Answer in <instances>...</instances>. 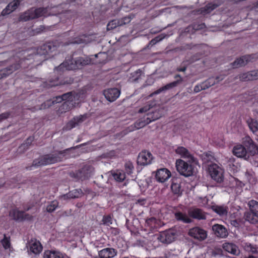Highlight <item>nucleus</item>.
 I'll list each match as a JSON object with an SVG mask.
<instances>
[{
  "mask_svg": "<svg viewBox=\"0 0 258 258\" xmlns=\"http://www.w3.org/2000/svg\"><path fill=\"white\" fill-rule=\"evenodd\" d=\"M59 46V43L57 41H49L39 47L36 53L29 54L25 59H21L20 63L16 62L10 66L0 70V79L6 78L13 72L18 70L21 66L24 64H29L34 61L38 62L44 59V57L39 59V57L44 56L55 50Z\"/></svg>",
  "mask_w": 258,
  "mask_h": 258,
  "instance_id": "obj_1",
  "label": "nucleus"
},
{
  "mask_svg": "<svg viewBox=\"0 0 258 258\" xmlns=\"http://www.w3.org/2000/svg\"><path fill=\"white\" fill-rule=\"evenodd\" d=\"M70 149L71 148H69L62 151H55L52 154L43 155L33 161L30 169L32 166L38 167L61 162L63 159L66 158L67 151Z\"/></svg>",
  "mask_w": 258,
  "mask_h": 258,
  "instance_id": "obj_2",
  "label": "nucleus"
},
{
  "mask_svg": "<svg viewBox=\"0 0 258 258\" xmlns=\"http://www.w3.org/2000/svg\"><path fill=\"white\" fill-rule=\"evenodd\" d=\"M91 63V60L87 57H73L71 60H66L55 68L58 72H63L65 70H74L81 69Z\"/></svg>",
  "mask_w": 258,
  "mask_h": 258,
  "instance_id": "obj_3",
  "label": "nucleus"
},
{
  "mask_svg": "<svg viewBox=\"0 0 258 258\" xmlns=\"http://www.w3.org/2000/svg\"><path fill=\"white\" fill-rule=\"evenodd\" d=\"M46 12V8H39L36 9L32 8L21 14L19 18V21L26 22L45 16Z\"/></svg>",
  "mask_w": 258,
  "mask_h": 258,
  "instance_id": "obj_4",
  "label": "nucleus"
},
{
  "mask_svg": "<svg viewBox=\"0 0 258 258\" xmlns=\"http://www.w3.org/2000/svg\"><path fill=\"white\" fill-rule=\"evenodd\" d=\"M192 162L184 161L181 159L177 160L176 167L178 172L185 177L191 176L194 174V167Z\"/></svg>",
  "mask_w": 258,
  "mask_h": 258,
  "instance_id": "obj_5",
  "label": "nucleus"
},
{
  "mask_svg": "<svg viewBox=\"0 0 258 258\" xmlns=\"http://www.w3.org/2000/svg\"><path fill=\"white\" fill-rule=\"evenodd\" d=\"M94 168L91 165H85L83 168L74 172L69 173V175L77 180H84L89 178L93 172Z\"/></svg>",
  "mask_w": 258,
  "mask_h": 258,
  "instance_id": "obj_6",
  "label": "nucleus"
},
{
  "mask_svg": "<svg viewBox=\"0 0 258 258\" xmlns=\"http://www.w3.org/2000/svg\"><path fill=\"white\" fill-rule=\"evenodd\" d=\"M208 171L211 178L217 182L221 183L223 181V171L216 164L208 166Z\"/></svg>",
  "mask_w": 258,
  "mask_h": 258,
  "instance_id": "obj_7",
  "label": "nucleus"
},
{
  "mask_svg": "<svg viewBox=\"0 0 258 258\" xmlns=\"http://www.w3.org/2000/svg\"><path fill=\"white\" fill-rule=\"evenodd\" d=\"M188 234L200 241H202L207 238V232L204 229L199 227H195L190 229Z\"/></svg>",
  "mask_w": 258,
  "mask_h": 258,
  "instance_id": "obj_8",
  "label": "nucleus"
},
{
  "mask_svg": "<svg viewBox=\"0 0 258 258\" xmlns=\"http://www.w3.org/2000/svg\"><path fill=\"white\" fill-rule=\"evenodd\" d=\"M174 78L175 79H176V81L167 84L165 86L161 87L159 89L157 90L156 91L151 93L149 95V97H152L155 95L158 94L162 92L173 88L177 86L178 85L180 84L182 82V79L180 75H175Z\"/></svg>",
  "mask_w": 258,
  "mask_h": 258,
  "instance_id": "obj_9",
  "label": "nucleus"
},
{
  "mask_svg": "<svg viewBox=\"0 0 258 258\" xmlns=\"http://www.w3.org/2000/svg\"><path fill=\"white\" fill-rule=\"evenodd\" d=\"M176 237V232L173 229L161 232L158 237V239L162 243L169 244L173 242Z\"/></svg>",
  "mask_w": 258,
  "mask_h": 258,
  "instance_id": "obj_10",
  "label": "nucleus"
},
{
  "mask_svg": "<svg viewBox=\"0 0 258 258\" xmlns=\"http://www.w3.org/2000/svg\"><path fill=\"white\" fill-rule=\"evenodd\" d=\"M10 216L16 221H32L33 217L29 214L25 213L24 211H20L17 209H14L10 212Z\"/></svg>",
  "mask_w": 258,
  "mask_h": 258,
  "instance_id": "obj_11",
  "label": "nucleus"
},
{
  "mask_svg": "<svg viewBox=\"0 0 258 258\" xmlns=\"http://www.w3.org/2000/svg\"><path fill=\"white\" fill-rule=\"evenodd\" d=\"M256 57L254 54L246 55L237 58L231 63L233 68H238L245 66L249 62L255 60Z\"/></svg>",
  "mask_w": 258,
  "mask_h": 258,
  "instance_id": "obj_12",
  "label": "nucleus"
},
{
  "mask_svg": "<svg viewBox=\"0 0 258 258\" xmlns=\"http://www.w3.org/2000/svg\"><path fill=\"white\" fill-rule=\"evenodd\" d=\"M90 115L89 114L85 113L83 115H80L79 116L74 117L67 123L66 125V128L67 130H70L72 128L79 125L83 122L87 120L90 117Z\"/></svg>",
  "mask_w": 258,
  "mask_h": 258,
  "instance_id": "obj_13",
  "label": "nucleus"
},
{
  "mask_svg": "<svg viewBox=\"0 0 258 258\" xmlns=\"http://www.w3.org/2000/svg\"><path fill=\"white\" fill-rule=\"evenodd\" d=\"M188 215L198 220H205L207 217V214L202 209L197 208L191 207L188 210Z\"/></svg>",
  "mask_w": 258,
  "mask_h": 258,
  "instance_id": "obj_14",
  "label": "nucleus"
},
{
  "mask_svg": "<svg viewBox=\"0 0 258 258\" xmlns=\"http://www.w3.org/2000/svg\"><path fill=\"white\" fill-rule=\"evenodd\" d=\"M153 159L152 154L149 152H141L137 158V163L138 165L145 166L151 163Z\"/></svg>",
  "mask_w": 258,
  "mask_h": 258,
  "instance_id": "obj_15",
  "label": "nucleus"
},
{
  "mask_svg": "<svg viewBox=\"0 0 258 258\" xmlns=\"http://www.w3.org/2000/svg\"><path fill=\"white\" fill-rule=\"evenodd\" d=\"M234 155L239 158H242L246 160L251 161L249 155L247 153L245 147L242 145H237L234 147L232 150Z\"/></svg>",
  "mask_w": 258,
  "mask_h": 258,
  "instance_id": "obj_16",
  "label": "nucleus"
},
{
  "mask_svg": "<svg viewBox=\"0 0 258 258\" xmlns=\"http://www.w3.org/2000/svg\"><path fill=\"white\" fill-rule=\"evenodd\" d=\"M120 94L119 89L116 88H109L103 91L105 98L109 102H113L118 98Z\"/></svg>",
  "mask_w": 258,
  "mask_h": 258,
  "instance_id": "obj_17",
  "label": "nucleus"
},
{
  "mask_svg": "<svg viewBox=\"0 0 258 258\" xmlns=\"http://www.w3.org/2000/svg\"><path fill=\"white\" fill-rule=\"evenodd\" d=\"M212 229L215 235L218 238H225L228 235L227 229L222 225L215 224Z\"/></svg>",
  "mask_w": 258,
  "mask_h": 258,
  "instance_id": "obj_18",
  "label": "nucleus"
},
{
  "mask_svg": "<svg viewBox=\"0 0 258 258\" xmlns=\"http://www.w3.org/2000/svg\"><path fill=\"white\" fill-rule=\"evenodd\" d=\"M175 152L182 157L186 159L187 162L197 163V159L184 147H179L176 149Z\"/></svg>",
  "mask_w": 258,
  "mask_h": 258,
  "instance_id": "obj_19",
  "label": "nucleus"
},
{
  "mask_svg": "<svg viewBox=\"0 0 258 258\" xmlns=\"http://www.w3.org/2000/svg\"><path fill=\"white\" fill-rule=\"evenodd\" d=\"M171 176V173L166 168H161L158 169L156 174V178L159 182H164L167 180Z\"/></svg>",
  "mask_w": 258,
  "mask_h": 258,
  "instance_id": "obj_20",
  "label": "nucleus"
},
{
  "mask_svg": "<svg viewBox=\"0 0 258 258\" xmlns=\"http://www.w3.org/2000/svg\"><path fill=\"white\" fill-rule=\"evenodd\" d=\"M181 180L178 178H173L172 179V183L171 189L174 195L180 196L182 194V189L181 186Z\"/></svg>",
  "mask_w": 258,
  "mask_h": 258,
  "instance_id": "obj_21",
  "label": "nucleus"
},
{
  "mask_svg": "<svg viewBox=\"0 0 258 258\" xmlns=\"http://www.w3.org/2000/svg\"><path fill=\"white\" fill-rule=\"evenodd\" d=\"M27 247L29 249V250L34 254L39 253L42 249V247L39 241L36 239H32L27 243Z\"/></svg>",
  "mask_w": 258,
  "mask_h": 258,
  "instance_id": "obj_22",
  "label": "nucleus"
},
{
  "mask_svg": "<svg viewBox=\"0 0 258 258\" xmlns=\"http://www.w3.org/2000/svg\"><path fill=\"white\" fill-rule=\"evenodd\" d=\"M239 79L242 81L258 79V70L241 74L239 75Z\"/></svg>",
  "mask_w": 258,
  "mask_h": 258,
  "instance_id": "obj_23",
  "label": "nucleus"
},
{
  "mask_svg": "<svg viewBox=\"0 0 258 258\" xmlns=\"http://www.w3.org/2000/svg\"><path fill=\"white\" fill-rule=\"evenodd\" d=\"M223 248L225 251L234 255H238L240 254V250L238 246L232 243H224Z\"/></svg>",
  "mask_w": 258,
  "mask_h": 258,
  "instance_id": "obj_24",
  "label": "nucleus"
},
{
  "mask_svg": "<svg viewBox=\"0 0 258 258\" xmlns=\"http://www.w3.org/2000/svg\"><path fill=\"white\" fill-rule=\"evenodd\" d=\"M117 254V251L113 248H106L100 250L98 252L101 258H112Z\"/></svg>",
  "mask_w": 258,
  "mask_h": 258,
  "instance_id": "obj_25",
  "label": "nucleus"
},
{
  "mask_svg": "<svg viewBox=\"0 0 258 258\" xmlns=\"http://www.w3.org/2000/svg\"><path fill=\"white\" fill-rule=\"evenodd\" d=\"M223 78L220 76H217L216 78L211 77L208 78L204 82H202V84L204 90H206L214 86L215 84L218 83L220 81L223 80Z\"/></svg>",
  "mask_w": 258,
  "mask_h": 258,
  "instance_id": "obj_26",
  "label": "nucleus"
},
{
  "mask_svg": "<svg viewBox=\"0 0 258 258\" xmlns=\"http://www.w3.org/2000/svg\"><path fill=\"white\" fill-rule=\"evenodd\" d=\"M83 195V192L81 189H76L70 191L69 193L63 195L61 198L64 200L68 199H76L81 197Z\"/></svg>",
  "mask_w": 258,
  "mask_h": 258,
  "instance_id": "obj_27",
  "label": "nucleus"
},
{
  "mask_svg": "<svg viewBox=\"0 0 258 258\" xmlns=\"http://www.w3.org/2000/svg\"><path fill=\"white\" fill-rule=\"evenodd\" d=\"M212 209L220 216H226L227 215L228 208L225 206L213 205L212 206Z\"/></svg>",
  "mask_w": 258,
  "mask_h": 258,
  "instance_id": "obj_28",
  "label": "nucleus"
},
{
  "mask_svg": "<svg viewBox=\"0 0 258 258\" xmlns=\"http://www.w3.org/2000/svg\"><path fill=\"white\" fill-rule=\"evenodd\" d=\"M244 218L245 220L251 224H256L258 222V215L247 211L244 213Z\"/></svg>",
  "mask_w": 258,
  "mask_h": 258,
  "instance_id": "obj_29",
  "label": "nucleus"
},
{
  "mask_svg": "<svg viewBox=\"0 0 258 258\" xmlns=\"http://www.w3.org/2000/svg\"><path fill=\"white\" fill-rule=\"evenodd\" d=\"M64 255L59 251L47 250L44 253V258H63Z\"/></svg>",
  "mask_w": 258,
  "mask_h": 258,
  "instance_id": "obj_30",
  "label": "nucleus"
},
{
  "mask_svg": "<svg viewBox=\"0 0 258 258\" xmlns=\"http://www.w3.org/2000/svg\"><path fill=\"white\" fill-rule=\"evenodd\" d=\"M175 218L177 220L182 221L184 223H190L192 222V220L185 214L181 212L175 213Z\"/></svg>",
  "mask_w": 258,
  "mask_h": 258,
  "instance_id": "obj_31",
  "label": "nucleus"
},
{
  "mask_svg": "<svg viewBox=\"0 0 258 258\" xmlns=\"http://www.w3.org/2000/svg\"><path fill=\"white\" fill-rule=\"evenodd\" d=\"M163 109L162 108H158L152 112H149L147 114L148 116H150L153 117L154 121L160 118L163 115Z\"/></svg>",
  "mask_w": 258,
  "mask_h": 258,
  "instance_id": "obj_32",
  "label": "nucleus"
},
{
  "mask_svg": "<svg viewBox=\"0 0 258 258\" xmlns=\"http://www.w3.org/2000/svg\"><path fill=\"white\" fill-rule=\"evenodd\" d=\"M247 123L250 130L253 132L255 133L258 131V122L256 120L251 118H248L246 121Z\"/></svg>",
  "mask_w": 258,
  "mask_h": 258,
  "instance_id": "obj_33",
  "label": "nucleus"
},
{
  "mask_svg": "<svg viewBox=\"0 0 258 258\" xmlns=\"http://www.w3.org/2000/svg\"><path fill=\"white\" fill-rule=\"evenodd\" d=\"M142 74V71L140 69L131 73L128 79V81L131 82H137L140 79Z\"/></svg>",
  "mask_w": 258,
  "mask_h": 258,
  "instance_id": "obj_34",
  "label": "nucleus"
},
{
  "mask_svg": "<svg viewBox=\"0 0 258 258\" xmlns=\"http://www.w3.org/2000/svg\"><path fill=\"white\" fill-rule=\"evenodd\" d=\"M111 174L114 179L118 182H121L125 178V174L118 170L113 172L112 171Z\"/></svg>",
  "mask_w": 258,
  "mask_h": 258,
  "instance_id": "obj_35",
  "label": "nucleus"
},
{
  "mask_svg": "<svg viewBox=\"0 0 258 258\" xmlns=\"http://www.w3.org/2000/svg\"><path fill=\"white\" fill-rule=\"evenodd\" d=\"M248 206L249 207V211L258 215V202L255 200H251L248 202Z\"/></svg>",
  "mask_w": 258,
  "mask_h": 258,
  "instance_id": "obj_36",
  "label": "nucleus"
},
{
  "mask_svg": "<svg viewBox=\"0 0 258 258\" xmlns=\"http://www.w3.org/2000/svg\"><path fill=\"white\" fill-rule=\"evenodd\" d=\"M34 140V138L33 137H29L27 139L25 142L22 144L19 147V150L20 151H24L26 150H27L29 147L31 145L32 142Z\"/></svg>",
  "mask_w": 258,
  "mask_h": 258,
  "instance_id": "obj_37",
  "label": "nucleus"
},
{
  "mask_svg": "<svg viewBox=\"0 0 258 258\" xmlns=\"http://www.w3.org/2000/svg\"><path fill=\"white\" fill-rule=\"evenodd\" d=\"M218 7V5L217 4H208L204 8L201 9V13L204 14L209 13Z\"/></svg>",
  "mask_w": 258,
  "mask_h": 258,
  "instance_id": "obj_38",
  "label": "nucleus"
},
{
  "mask_svg": "<svg viewBox=\"0 0 258 258\" xmlns=\"http://www.w3.org/2000/svg\"><path fill=\"white\" fill-rule=\"evenodd\" d=\"M58 202L56 201H52L46 207V211L49 213L53 212L58 207Z\"/></svg>",
  "mask_w": 258,
  "mask_h": 258,
  "instance_id": "obj_39",
  "label": "nucleus"
},
{
  "mask_svg": "<svg viewBox=\"0 0 258 258\" xmlns=\"http://www.w3.org/2000/svg\"><path fill=\"white\" fill-rule=\"evenodd\" d=\"M245 250L250 252L252 253H256L257 252V247L255 245H252L250 243H246L244 246Z\"/></svg>",
  "mask_w": 258,
  "mask_h": 258,
  "instance_id": "obj_40",
  "label": "nucleus"
},
{
  "mask_svg": "<svg viewBox=\"0 0 258 258\" xmlns=\"http://www.w3.org/2000/svg\"><path fill=\"white\" fill-rule=\"evenodd\" d=\"M118 27V20L114 19L110 21L107 25V30L108 31L113 30Z\"/></svg>",
  "mask_w": 258,
  "mask_h": 258,
  "instance_id": "obj_41",
  "label": "nucleus"
},
{
  "mask_svg": "<svg viewBox=\"0 0 258 258\" xmlns=\"http://www.w3.org/2000/svg\"><path fill=\"white\" fill-rule=\"evenodd\" d=\"M202 158L205 163L209 162L210 161L212 162L214 159V156L209 153H203L202 155Z\"/></svg>",
  "mask_w": 258,
  "mask_h": 258,
  "instance_id": "obj_42",
  "label": "nucleus"
},
{
  "mask_svg": "<svg viewBox=\"0 0 258 258\" xmlns=\"http://www.w3.org/2000/svg\"><path fill=\"white\" fill-rule=\"evenodd\" d=\"M125 172L128 174H131L133 173V169L134 168L133 164L132 162L128 161L125 163L124 165Z\"/></svg>",
  "mask_w": 258,
  "mask_h": 258,
  "instance_id": "obj_43",
  "label": "nucleus"
},
{
  "mask_svg": "<svg viewBox=\"0 0 258 258\" xmlns=\"http://www.w3.org/2000/svg\"><path fill=\"white\" fill-rule=\"evenodd\" d=\"M146 125L147 123H146L144 120H143V119L137 120L134 124L135 127L137 129L142 128Z\"/></svg>",
  "mask_w": 258,
  "mask_h": 258,
  "instance_id": "obj_44",
  "label": "nucleus"
},
{
  "mask_svg": "<svg viewBox=\"0 0 258 258\" xmlns=\"http://www.w3.org/2000/svg\"><path fill=\"white\" fill-rule=\"evenodd\" d=\"M53 105V102H52L50 100H47L44 103H43L40 107H39L37 109L41 110V109H44L46 108H48L51 106Z\"/></svg>",
  "mask_w": 258,
  "mask_h": 258,
  "instance_id": "obj_45",
  "label": "nucleus"
},
{
  "mask_svg": "<svg viewBox=\"0 0 258 258\" xmlns=\"http://www.w3.org/2000/svg\"><path fill=\"white\" fill-rule=\"evenodd\" d=\"M1 243L3 246V247L5 249H7L10 247V242L8 237H6L5 235H4V238L1 240Z\"/></svg>",
  "mask_w": 258,
  "mask_h": 258,
  "instance_id": "obj_46",
  "label": "nucleus"
},
{
  "mask_svg": "<svg viewBox=\"0 0 258 258\" xmlns=\"http://www.w3.org/2000/svg\"><path fill=\"white\" fill-rule=\"evenodd\" d=\"M164 37L165 36H163V35H159V36L156 37L155 38H154V39H152L150 41V43H149V45H151L152 46L155 45L157 42L161 41L164 38Z\"/></svg>",
  "mask_w": 258,
  "mask_h": 258,
  "instance_id": "obj_47",
  "label": "nucleus"
},
{
  "mask_svg": "<svg viewBox=\"0 0 258 258\" xmlns=\"http://www.w3.org/2000/svg\"><path fill=\"white\" fill-rule=\"evenodd\" d=\"M102 222L104 225L110 226L112 224V219L109 215L104 216Z\"/></svg>",
  "mask_w": 258,
  "mask_h": 258,
  "instance_id": "obj_48",
  "label": "nucleus"
},
{
  "mask_svg": "<svg viewBox=\"0 0 258 258\" xmlns=\"http://www.w3.org/2000/svg\"><path fill=\"white\" fill-rule=\"evenodd\" d=\"M245 176L247 180V181L249 182H253L254 181V178L253 176V174L250 172V171H246L245 172Z\"/></svg>",
  "mask_w": 258,
  "mask_h": 258,
  "instance_id": "obj_49",
  "label": "nucleus"
},
{
  "mask_svg": "<svg viewBox=\"0 0 258 258\" xmlns=\"http://www.w3.org/2000/svg\"><path fill=\"white\" fill-rule=\"evenodd\" d=\"M191 25L192 26L193 29L195 30V32L197 30L204 29L206 27V25L204 23L194 24Z\"/></svg>",
  "mask_w": 258,
  "mask_h": 258,
  "instance_id": "obj_50",
  "label": "nucleus"
},
{
  "mask_svg": "<svg viewBox=\"0 0 258 258\" xmlns=\"http://www.w3.org/2000/svg\"><path fill=\"white\" fill-rule=\"evenodd\" d=\"M85 42V40L84 38L80 37L75 38V39L70 42V43L73 44H81L84 43Z\"/></svg>",
  "mask_w": 258,
  "mask_h": 258,
  "instance_id": "obj_51",
  "label": "nucleus"
},
{
  "mask_svg": "<svg viewBox=\"0 0 258 258\" xmlns=\"http://www.w3.org/2000/svg\"><path fill=\"white\" fill-rule=\"evenodd\" d=\"M202 90H205L202 83L197 85L194 89V92L196 93H198Z\"/></svg>",
  "mask_w": 258,
  "mask_h": 258,
  "instance_id": "obj_52",
  "label": "nucleus"
},
{
  "mask_svg": "<svg viewBox=\"0 0 258 258\" xmlns=\"http://www.w3.org/2000/svg\"><path fill=\"white\" fill-rule=\"evenodd\" d=\"M63 101V100H69L70 98H72V93L71 92H68L67 93H64L63 95H61Z\"/></svg>",
  "mask_w": 258,
  "mask_h": 258,
  "instance_id": "obj_53",
  "label": "nucleus"
},
{
  "mask_svg": "<svg viewBox=\"0 0 258 258\" xmlns=\"http://www.w3.org/2000/svg\"><path fill=\"white\" fill-rule=\"evenodd\" d=\"M12 13V11L10 9V8H8V6L6 7V8L5 9H4L2 13H1V15L3 16H6V15H7L8 14H10V13Z\"/></svg>",
  "mask_w": 258,
  "mask_h": 258,
  "instance_id": "obj_54",
  "label": "nucleus"
},
{
  "mask_svg": "<svg viewBox=\"0 0 258 258\" xmlns=\"http://www.w3.org/2000/svg\"><path fill=\"white\" fill-rule=\"evenodd\" d=\"M10 115V113L8 112H5L0 114V122L2 121L3 120L8 118Z\"/></svg>",
  "mask_w": 258,
  "mask_h": 258,
  "instance_id": "obj_55",
  "label": "nucleus"
},
{
  "mask_svg": "<svg viewBox=\"0 0 258 258\" xmlns=\"http://www.w3.org/2000/svg\"><path fill=\"white\" fill-rule=\"evenodd\" d=\"M184 32L185 33L193 34L195 32V31L193 29L192 25H189L185 29Z\"/></svg>",
  "mask_w": 258,
  "mask_h": 258,
  "instance_id": "obj_56",
  "label": "nucleus"
},
{
  "mask_svg": "<svg viewBox=\"0 0 258 258\" xmlns=\"http://www.w3.org/2000/svg\"><path fill=\"white\" fill-rule=\"evenodd\" d=\"M152 107L151 106V105H148V106H145L141 108H140L139 110V113H143V112H147V111L149 110Z\"/></svg>",
  "mask_w": 258,
  "mask_h": 258,
  "instance_id": "obj_57",
  "label": "nucleus"
},
{
  "mask_svg": "<svg viewBox=\"0 0 258 258\" xmlns=\"http://www.w3.org/2000/svg\"><path fill=\"white\" fill-rule=\"evenodd\" d=\"M62 101H63V100L61 96H58L55 97L54 100L52 101V102H53V104H54L55 103H60Z\"/></svg>",
  "mask_w": 258,
  "mask_h": 258,
  "instance_id": "obj_58",
  "label": "nucleus"
},
{
  "mask_svg": "<svg viewBox=\"0 0 258 258\" xmlns=\"http://www.w3.org/2000/svg\"><path fill=\"white\" fill-rule=\"evenodd\" d=\"M123 19L124 24L126 25L127 24H128L131 22L132 18L131 16H128L123 17Z\"/></svg>",
  "mask_w": 258,
  "mask_h": 258,
  "instance_id": "obj_59",
  "label": "nucleus"
},
{
  "mask_svg": "<svg viewBox=\"0 0 258 258\" xmlns=\"http://www.w3.org/2000/svg\"><path fill=\"white\" fill-rule=\"evenodd\" d=\"M143 120L147 123V124H149L151 122L154 121L153 119V117L150 116H148V117L146 119H143Z\"/></svg>",
  "mask_w": 258,
  "mask_h": 258,
  "instance_id": "obj_60",
  "label": "nucleus"
},
{
  "mask_svg": "<svg viewBox=\"0 0 258 258\" xmlns=\"http://www.w3.org/2000/svg\"><path fill=\"white\" fill-rule=\"evenodd\" d=\"M118 22V26H122L123 25H124L125 24L123 23V18L120 19H117Z\"/></svg>",
  "mask_w": 258,
  "mask_h": 258,
  "instance_id": "obj_61",
  "label": "nucleus"
},
{
  "mask_svg": "<svg viewBox=\"0 0 258 258\" xmlns=\"http://www.w3.org/2000/svg\"><path fill=\"white\" fill-rule=\"evenodd\" d=\"M186 70V67H183L181 68H177V71L178 72H184Z\"/></svg>",
  "mask_w": 258,
  "mask_h": 258,
  "instance_id": "obj_62",
  "label": "nucleus"
},
{
  "mask_svg": "<svg viewBox=\"0 0 258 258\" xmlns=\"http://www.w3.org/2000/svg\"><path fill=\"white\" fill-rule=\"evenodd\" d=\"M186 49H191V47L189 45L187 44L185 46Z\"/></svg>",
  "mask_w": 258,
  "mask_h": 258,
  "instance_id": "obj_63",
  "label": "nucleus"
},
{
  "mask_svg": "<svg viewBox=\"0 0 258 258\" xmlns=\"http://www.w3.org/2000/svg\"><path fill=\"white\" fill-rule=\"evenodd\" d=\"M245 258H256V257L253 255H249L247 257H245Z\"/></svg>",
  "mask_w": 258,
  "mask_h": 258,
  "instance_id": "obj_64",
  "label": "nucleus"
}]
</instances>
